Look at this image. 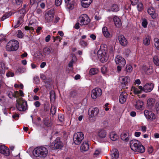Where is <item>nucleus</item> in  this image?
<instances>
[{
    "label": "nucleus",
    "mask_w": 159,
    "mask_h": 159,
    "mask_svg": "<svg viewBox=\"0 0 159 159\" xmlns=\"http://www.w3.org/2000/svg\"><path fill=\"white\" fill-rule=\"evenodd\" d=\"M154 86V84L152 83L146 84L143 86V91L145 93L150 92L153 90Z\"/></svg>",
    "instance_id": "nucleus-14"
},
{
    "label": "nucleus",
    "mask_w": 159,
    "mask_h": 159,
    "mask_svg": "<svg viewBox=\"0 0 159 159\" xmlns=\"http://www.w3.org/2000/svg\"><path fill=\"white\" fill-rule=\"evenodd\" d=\"M102 93L101 89L99 88H96L91 91V97L92 99H95L101 96Z\"/></svg>",
    "instance_id": "nucleus-9"
},
{
    "label": "nucleus",
    "mask_w": 159,
    "mask_h": 159,
    "mask_svg": "<svg viewBox=\"0 0 159 159\" xmlns=\"http://www.w3.org/2000/svg\"><path fill=\"white\" fill-rule=\"evenodd\" d=\"M14 98H17V99L19 98V96H23L24 93L21 90L19 91H16L14 92Z\"/></svg>",
    "instance_id": "nucleus-31"
},
{
    "label": "nucleus",
    "mask_w": 159,
    "mask_h": 159,
    "mask_svg": "<svg viewBox=\"0 0 159 159\" xmlns=\"http://www.w3.org/2000/svg\"><path fill=\"white\" fill-rule=\"evenodd\" d=\"M16 107L17 109L21 111H25L28 108L27 101L22 98H19L16 99Z\"/></svg>",
    "instance_id": "nucleus-4"
},
{
    "label": "nucleus",
    "mask_w": 159,
    "mask_h": 159,
    "mask_svg": "<svg viewBox=\"0 0 159 159\" xmlns=\"http://www.w3.org/2000/svg\"><path fill=\"white\" fill-rule=\"evenodd\" d=\"M54 14L52 10H50L46 13L45 15V19L46 22H52L53 19Z\"/></svg>",
    "instance_id": "nucleus-10"
},
{
    "label": "nucleus",
    "mask_w": 159,
    "mask_h": 159,
    "mask_svg": "<svg viewBox=\"0 0 159 159\" xmlns=\"http://www.w3.org/2000/svg\"><path fill=\"white\" fill-rule=\"evenodd\" d=\"M127 94L125 93H122L119 96V101L121 104H123L126 100Z\"/></svg>",
    "instance_id": "nucleus-20"
},
{
    "label": "nucleus",
    "mask_w": 159,
    "mask_h": 159,
    "mask_svg": "<svg viewBox=\"0 0 159 159\" xmlns=\"http://www.w3.org/2000/svg\"><path fill=\"white\" fill-rule=\"evenodd\" d=\"M90 38L93 40H95L96 39V36L93 34H92L90 35Z\"/></svg>",
    "instance_id": "nucleus-62"
},
{
    "label": "nucleus",
    "mask_w": 159,
    "mask_h": 159,
    "mask_svg": "<svg viewBox=\"0 0 159 159\" xmlns=\"http://www.w3.org/2000/svg\"><path fill=\"white\" fill-rule=\"evenodd\" d=\"M84 138V134L82 132H78L75 134L73 137V140L75 143L76 145L80 144Z\"/></svg>",
    "instance_id": "nucleus-7"
},
{
    "label": "nucleus",
    "mask_w": 159,
    "mask_h": 159,
    "mask_svg": "<svg viewBox=\"0 0 159 159\" xmlns=\"http://www.w3.org/2000/svg\"><path fill=\"white\" fill-rule=\"evenodd\" d=\"M21 18H19V20L16 21V23H15V25L14 26V27L15 28H16L20 25L21 24Z\"/></svg>",
    "instance_id": "nucleus-42"
},
{
    "label": "nucleus",
    "mask_w": 159,
    "mask_h": 159,
    "mask_svg": "<svg viewBox=\"0 0 159 159\" xmlns=\"http://www.w3.org/2000/svg\"><path fill=\"white\" fill-rule=\"evenodd\" d=\"M17 36L20 38H21L23 37V34L20 30H18V31Z\"/></svg>",
    "instance_id": "nucleus-48"
},
{
    "label": "nucleus",
    "mask_w": 159,
    "mask_h": 159,
    "mask_svg": "<svg viewBox=\"0 0 159 159\" xmlns=\"http://www.w3.org/2000/svg\"><path fill=\"white\" fill-rule=\"evenodd\" d=\"M80 25H86L88 24L90 22V19L88 16L85 14L81 15L78 20Z\"/></svg>",
    "instance_id": "nucleus-8"
},
{
    "label": "nucleus",
    "mask_w": 159,
    "mask_h": 159,
    "mask_svg": "<svg viewBox=\"0 0 159 159\" xmlns=\"http://www.w3.org/2000/svg\"><path fill=\"white\" fill-rule=\"evenodd\" d=\"M58 119L61 122H62L64 121V116L61 115L60 114L58 116Z\"/></svg>",
    "instance_id": "nucleus-56"
},
{
    "label": "nucleus",
    "mask_w": 159,
    "mask_h": 159,
    "mask_svg": "<svg viewBox=\"0 0 159 159\" xmlns=\"http://www.w3.org/2000/svg\"><path fill=\"white\" fill-rule=\"evenodd\" d=\"M137 9L139 11H141L143 9V5L142 3H139L137 5Z\"/></svg>",
    "instance_id": "nucleus-45"
},
{
    "label": "nucleus",
    "mask_w": 159,
    "mask_h": 159,
    "mask_svg": "<svg viewBox=\"0 0 159 159\" xmlns=\"http://www.w3.org/2000/svg\"><path fill=\"white\" fill-rule=\"evenodd\" d=\"M51 113L52 115H54L56 111V109L54 106H52L50 109Z\"/></svg>",
    "instance_id": "nucleus-49"
},
{
    "label": "nucleus",
    "mask_w": 159,
    "mask_h": 159,
    "mask_svg": "<svg viewBox=\"0 0 159 159\" xmlns=\"http://www.w3.org/2000/svg\"><path fill=\"white\" fill-rule=\"evenodd\" d=\"M77 95V92L76 91L72 90L71 91L70 93V96L72 98L75 97Z\"/></svg>",
    "instance_id": "nucleus-43"
},
{
    "label": "nucleus",
    "mask_w": 159,
    "mask_h": 159,
    "mask_svg": "<svg viewBox=\"0 0 159 159\" xmlns=\"http://www.w3.org/2000/svg\"><path fill=\"white\" fill-rule=\"evenodd\" d=\"M19 44L18 42L16 40L10 41L6 46V49L8 51H15L19 48Z\"/></svg>",
    "instance_id": "nucleus-5"
},
{
    "label": "nucleus",
    "mask_w": 159,
    "mask_h": 159,
    "mask_svg": "<svg viewBox=\"0 0 159 159\" xmlns=\"http://www.w3.org/2000/svg\"><path fill=\"white\" fill-rule=\"evenodd\" d=\"M106 69L107 68L105 66L101 68V71L103 74H104L106 73Z\"/></svg>",
    "instance_id": "nucleus-63"
},
{
    "label": "nucleus",
    "mask_w": 159,
    "mask_h": 159,
    "mask_svg": "<svg viewBox=\"0 0 159 159\" xmlns=\"http://www.w3.org/2000/svg\"><path fill=\"white\" fill-rule=\"evenodd\" d=\"M107 133L105 130L101 129L99 131L98 134V136L100 138H104L106 137Z\"/></svg>",
    "instance_id": "nucleus-28"
},
{
    "label": "nucleus",
    "mask_w": 159,
    "mask_h": 159,
    "mask_svg": "<svg viewBox=\"0 0 159 159\" xmlns=\"http://www.w3.org/2000/svg\"><path fill=\"white\" fill-rule=\"evenodd\" d=\"M142 69L147 74H150L153 72V69L152 66L147 67L145 66H143L142 67Z\"/></svg>",
    "instance_id": "nucleus-23"
},
{
    "label": "nucleus",
    "mask_w": 159,
    "mask_h": 159,
    "mask_svg": "<svg viewBox=\"0 0 159 159\" xmlns=\"http://www.w3.org/2000/svg\"><path fill=\"white\" fill-rule=\"evenodd\" d=\"M7 95L10 98H14V93L11 91H8L7 93Z\"/></svg>",
    "instance_id": "nucleus-51"
},
{
    "label": "nucleus",
    "mask_w": 159,
    "mask_h": 159,
    "mask_svg": "<svg viewBox=\"0 0 159 159\" xmlns=\"http://www.w3.org/2000/svg\"><path fill=\"white\" fill-rule=\"evenodd\" d=\"M132 90L135 94H139L141 93L140 91L139 90L138 88H136L135 87H132Z\"/></svg>",
    "instance_id": "nucleus-44"
},
{
    "label": "nucleus",
    "mask_w": 159,
    "mask_h": 159,
    "mask_svg": "<svg viewBox=\"0 0 159 159\" xmlns=\"http://www.w3.org/2000/svg\"><path fill=\"white\" fill-rule=\"evenodd\" d=\"M153 61L154 63L156 66H159V59L158 57L157 56H155L153 57Z\"/></svg>",
    "instance_id": "nucleus-38"
},
{
    "label": "nucleus",
    "mask_w": 159,
    "mask_h": 159,
    "mask_svg": "<svg viewBox=\"0 0 159 159\" xmlns=\"http://www.w3.org/2000/svg\"><path fill=\"white\" fill-rule=\"evenodd\" d=\"M23 0H13V3L17 5H20L22 3Z\"/></svg>",
    "instance_id": "nucleus-52"
},
{
    "label": "nucleus",
    "mask_w": 159,
    "mask_h": 159,
    "mask_svg": "<svg viewBox=\"0 0 159 159\" xmlns=\"http://www.w3.org/2000/svg\"><path fill=\"white\" fill-rule=\"evenodd\" d=\"M107 51V46L105 44H101L100 49L98 51L97 53L99 58L102 62L106 61L108 59Z\"/></svg>",
    "instance_id": "nucleus-2"
},
{
    "label": "nucleus",
    "mask_w": 159,
    "mask_h": 159,
    "mask_svg": "<svg viewBox=\"0 0 159 159\" xmlns=\"http://www.w3.org/2000/svg\"><path fill=\"white\" fill-rule=\"evenodd\" d=\"M9 16L8 14H4L2 17L1 19V20L3 21L4 20L6 19V18L9 17Z\"/></svg>",
    "instance_id": "nucleus-57"
},
{
    "label": "nucleus",
    "mask_w": 159,
    "mask_h": 159,
    "mask_svg": "<svg viewBox=\"0 0 159 159\" xmlns=\"http://www.w3.org/2000/svg\"><path fill=\"white\" fill-rule=\"evenodd\" d=\"M79 43L81 46L84 47L88 45V43L82 40H80Z\"/></svg>",
    "instance_id": "nucleus-46"
},
{
    "label": "nucleus",
    "mask_w": 159,
    "mask_h": 159,
    "mask_svg": "<svg viewBox=\"0 0 159 159\" xmlns=\"http://www.w3.org/2000/svg\"><path fill=\"white\" fill-rule=\"evenodd\" d=\"M92 2V0H81V5L84 8L88 7Z\"/></svg>",
    "instance_id": "nucleus-26"
},
{
    "label": "nucleus",
    "mask_w": 159,
    "mask_h": 159,
    "mask_svg": "<svg viewBox=\"0 0 159 159\" xmlns=\"http://www.w3.org/2000/svg\"><path fill=\"white\" fill-rule=\"evenodd\" d=\"M119 10V7L116 4H112L110 7V8L107 10V11H112L114 12H116Z\"/></svg>",
    "instance_id": "nucleus-19"
},
{
    "label": "nucleus",
    "mask_w": 159,
    "mask_h": 159,
    "mask_svg": "<svg viewBox=\"0 0 159 159\" xmlns=\"http://www.w3.org/2000/svg\"><path fill=\"white\" fill-rule=\"evenodd\" d=\"M34 105L36 107H38L40 106V103L39 101H37L34 102Z\"/></svg>",
    "instance_id": "nucleus-61"
},
{
    "label": "nucleus",
    "mask_w": 159,
    "mask_h": 159,
    "mask_svg": "<svg viewBox=\"0 0 159 159\" xmlns=\"http://www.w3.org/2000/svg\"><path fill=\"white\" fill-rule=\"evenodd\" d=\"M147 12L153 19L155 18L157 16V14L155 12L154 9L152 7L148 8V9Z\"/></svg>",
    "instance_id": "nucleus-21"
},
{
    "label": "nucleus",
    "mask_w": 159,
    "mask_h": 159,
    "mask_svg": "<svg viewBox=\"0 0 159 159\" xmlns=\"http://www.w3.org/2000/svg\"><path fill=\"white\" fill-rule=\"evenodd\" d=\"M114 22L115 25L117 27H119L121 25L120 20L117 16H115L113 18Z\"/></svg>",
    "instance_id": "nucleus-27"
},
{
    "label": "nucleus",
    "mask_w": 159,
    "mask_h": 159,
    "mask_svg": "<svg viewBox=\"0 0 159 159\" xmlns=\"http://www.w3.org/2000/svg\"><path fill=\"white\" fill-rule=\"evenodd\" d=\"M101 152V149L100 148L97 149L95 150V152L94 153V155L97 156Z\"/></svg>",
    "instance_id": "nucleus-50"
},
{
    "label": "nucleus",
    "mask_w": 159,
    "mask_h": 159,
    "mask_svg": "<svg viewBox=\"0 0 159 159\" xmlns=\"http://www.w3.org/2000/svg\"><path fill=\"white\" fill-rule=\"evenodd\" d=\"M110 138L111 140L113 141H116L118 138V136L114 132H112L110 133Z\"/></svg>",
    "instance_id": "nucleus-32"
},
{
    "label": "nucleus",
    "mask_w": 159,
    "mask_h": 159,
    "mask_svg": "<svg viewBox=\"0 0 159 159\" xmlns=\"http://www.w3.org/2000/svg\"><path fill=\"white\" fill-rule=\"evenodd\" d=\"M132 70V66L129 65H127L126 66V68L125 70L127 73H130Z\"/></svg>",
    "instance_id": "nucleus-37"
},
{
    "label": "nucleus",
    "mask_w": 159,
    "mask_h": 159,
    "mask_svg": "<svg viewBox=\"0 0 159 159\" xmlns=\"http://www.w3.org/2000/svg\"><path fill=\"white\" fill-rule=\"evenodd\" d=\"M98 70L96 68H91L89 71V74L91 75H93L96 74L98 72Z\"/></svg>",
    "instance_id": "nucleus-36"
},
{
    "label": "nucleus",
    "mask_w": 159,
    "mask_h": 159,
    "mask_svg": "<svg viewBox=\"0 0 159 159\" xmlns=\"http://www.w3.org/2000/svg\"><path fill=\"white\" fill-rule=\"evenodd\" d=\"M19 117V114L15 113L12 116V118L15 120H17Z\"/></svg>",
    "instance_id": "nucleus-55"
},
{
    "label": "nucleus",
    "mask_w": 159,
    "mask_h": 159,
    "mask_svg": "<svg viewBox=\"0 0 159 159\" xmlns=\"http://www.w3.org/2000/svg\"><path fill=\"white\" fill-rule=\"evenodd\" d=\"M63 143L60 138H57L50 146L52 150L61 149L63 147Z\"/></svg>",
    "instance_id": "nucleus-6"
},
{
    "label": "nucleus",
    "mask_w": 159,
    "mask_h": 159,
    "mask_svg": "<svg viewBox=\"0 0 159 159\" xmlns=\"http://www.w3.org/2000/svg\"><path fill=\"white\" fill-rule=\"evenodd\" d=\"M99 110L98 108L95 107L90 109L88 111V114L90 117L93 118L94 117L98 116Z\"/></svg>",
    "instance_id": "nucleus-13"
},
{
    "label": "nucleus",
    "mask_w": 159,
    "mask_h": 159,
    "mask_svg": "<svg viewBox=\"0 0 159 159\" xmlns=\"http://www.w3.org/2000/svg\"><path fill=\"white\" fill-rule=\"evenodd\" d=\"M43 122L44 125L48 127L50 126L51 125V124L49 120H44Z\"/></svg>",
    "instance_id": "nucleus-53"
},
{
    "label": "nucleus",
    "mask_w": 159,
    "mask_h": 159,
    "mask_svg": "<svg viewBox=\"0 0 159 159\" xmlns=\"http://www.w3.org/2000/svg\"><path fill=\"white\" fill-rule=\"evenodd\" d=\"M89 148V145L87 141L84 142L80 147L81 150L84 152L88 150Z\"/></svg>",
    "instance_id": "nucleus-25"
},
{
    "label": "nucleus",
    "mask_w": 159,
    "mask_h": 159,
    "mask_svg": "<svg viewBox=\"0 0 159 159\" xmlns=\"http://www.w3.org/2000/svg\"><path fill=\"white\" fill-rule=\"evenodd\" d=\"M25 70V69L24 68L22 67H19L17 69V70L18 71V72L20 73L23 72Z\"/></svg>",
    "instance_id": "nucleus-64"
},
{
    "label": "nucleus",
    "mask_w": 159,
    "mask_h": 159,
    "mask_svg": "<svg viewBox=\"0 0 159 159\" xmlns=\"http://www.w3.org/2000/svg\"><path fill=\"white\" fill-rule=\"evenodd\" d=\"M62 0H55V3L57 6H60L61 4Z\"/></svg>",
    "instance_id": "nucleus-54"
},
{
    "label": "nucleus",
    "mask_w": 159,
    "mask_h": 159,
    "mask_svg": "<svg viewBox=\"0 0 159 159\" xmlns=\"http://www.w3.org/2000/svg\"><path fill=\"white\" fill-rule=\"evenodd\" d=\"M6 75L7 77H9L10 76L13 77L14 75V74L12 72H9L7 73Z\"/></svg>",
    "instance_id": "nucleus-60"
},
{
    "label": "nucleus",
    "mask_w": 159,
    "mask_h": 159,
    "mask_svg": "<svg viewBox=\"0 0 159 159\" xmlns=\"http://www.w3.org/2000/svg\"><path fill=\"white\" fill-rule=\"evenodd\" d=\"M155 42L154 45L156 48L159 50V39L157 38H155L154 39Z\"/></svg>",
    "instance_id": "nucleus-39"
},
{
    "label": "nucleus",
    "mask_w": 159,
    "mask_h": 159,
    "mask_svg": "<svg viewBox=\"0 0 159 159\" xmlns=\"http://www.w3.org/2000/svg\"><path fill=\"white\" fill-rule=\"evenodd\" d=\"M50 100L52 101H54L55 99V95L54 92L52 91L50 92Z\"/></svg>",
    "instance_id": "nucleus-40"
},
{
    "label": "nucleus",
    "mask_w": 159,
    "mask_h": 159,
    "mask_svg": "<svg viewBox=\"0 0 159 159\" xmlns=\"http://www.w3.org/2000/svg\"><path fill=\"white\" fill-rule=\"evenodd\" d=\"M147 25L148 22L147 20L145 19H143L142 22V26L144 28H146L147 27Z\"/></svg>",
    "instance_id": "nucleus-47"
},
{
    "label": "nucleus",
    "mask_w": 159,
    "mask_h": 159,
    "mask_svg": "<svg viewBox=\"0 0 159 159\" xmlns=\"http://www.w3.org/2000/svg\"><path fill=\"white\" fill-rule=\"evenodd\" d=\"M115 61L116 64H119L120 65L124 66L126 64L125 60L122 57L119 55H117L115 58Z\"/></svg>",
    "instance_id": "nucleus-16"
},
{
    "label": "nucleus",
    "mask_w": 159,
    "mask_h": 159,
    "mask_svg": "<svg viewBox=\"0 0 159 159\" xmlns=\"http://www.w3.org/2000/svg\"><path fill=\"white\" fill-rule=\"evenodd\" d=\"M37 24V22L36 20H31L29 23V26H25V29L26 30L33 31L36 28Z\"/></svg>",
    "instance_id": "nucleus-11"
},
{
    "label": "nucleus",
    "mask_w": 159,
    "mask_h": 159,
    "mask_svg": "<svg viewBox=\"0 0 159 159\" xmlns=\"http://www.w3.org/2000/svg\"><path fill=\"white\" fill-rule=\"evenodd\" d=\"M143 102L142 101L139 100L136 101V104L135 105L136 108L139 110H143L144 108L143 106Z\"/></svg>",
    "instance_id": "nucleus-22"
},
{
    "label": "nucleus",
    "mask_w": 159,
    "mask_h": 159,
    "mask_svg": "<svg viewBox=\"0 0 159 159\" xmlns=\"http://www.w3.org/2000/svg\"><path fill=\"white\" fill-rule=\"evenodd\" d=\"M0 153L6 156H8L10 154L9 149L4 145H0Z\"/></svg>",
    "instance_id": "nucleus-15"
},
{
    "label": "nucleus",
    "mask_w": 159,
    "mask_h": 159,
    "mask_svg": "<svg viewBox=\"0 0 159 159\" xmlns=\"http://www.w3.org/2000/svg\"><path fill=\"white\" fill-rule=\"evenodd\" d=\"M102 32L104 36L106 38H109L110 37V33L108 31L107 27H104L102 28Z\"/></svg>",
    "instance_id": "nucleus-30"
},
{
    "label": "nucleus",
    "mask_w": 159,
    "mask_h": 159,
    "mask_svg": "<svg viewBox=\"0 0 159 159\" xmlns=\"http://www.w3.org/2000/svg\"><path fill=\"white\" fill-rule=\"evenodd\" d=\"M156 111L157 113H159V102H157L156 104Z\"/></svg>",
    "instance_id": "nucleus-59"
},
{
    "label": "nucleus",
    "mask_w": 159,
    "mask_h": 159,
    "mask_svg": "<svg viewBox=\"0 0 159 159\" xmlns=\"http://www.w3.org/2000/svg\"><path fill=\"white\" fill-rule=\"evenodd\" d=\"M144 114L146 118L148 119L153 120L156 118L155 114L151 111H149L147 110H145Z\"/></svg>",
    "instance_id": "nucleus-12"
},
{
    "label": "nucleus",
    "mask_w": 159,
    "mask_h": 159,
    "mask_svg": "<svg viewBox=\"0 0 159 159\" xmlns=\"http://www.w3.org/2000/svg\"><path fill=\"white\" fill-rule=\"evenodd\" d=\"M119 41L120 44L124 46H126L128 43V41L125 36L122 34H120L118 37Z\"/></svg>",
    "instance_id": "nucleus-17"
},
{
    "label": "nucleus",
    "mask_w": 159,
    "mask_h": 159,
    "mask_svg": "<svg viewBox=\"0 0 159 159\" xmlns=\"http://www.w3.org/2000/svg\"><path fill=\"white\" fill-rule=\"evenodd\" d=\"M151 38L150 36H147L143 40V43L146 45H148L150 43Z\"/></svg>",
    "instance_id": "nucleus-34"
},
{
    "label": "nucleus",
    "mask_w": 159,
    "mask_h": 159,
    "mask_svg": "<svg viewBox=\"0 0 159 159\" xmlns=\"http://www.w3.org/2000/svg\"><path fill=\"white\" fill-rule=\"evenodd\" d=\"M52 48L51 49L48 47H46L44 48L43 50V54L44 55H48L51 52Z\"/></svg>",
    "instance_id": "nucleus-35"
},
{
    "label": "nucleus",
    "mask_w": 159,
    "mask_h": 159,
    "mask_svg": "<svg viewBox=\"0 0 159 159\" xmlns=\"http://www.w3.org/2000/svg\"><path fill=\"white\" fill-rule=\"evenodd\" d=\"M48 153V151L47 148L43 146L35 148L33 151L34 156L36 157H45L47 156Z\"/></svg>",
    "instance_id": "nucleus-3"
},
{
    "label": "nucleus",
    "mask_w": 159,
    "mask_h": 159,
    "mask_svg": "<svg viewBox=\"0 0 159 159\" xmlns=\"http://www.w3.org/2000/svg\"><path fill=\"white\" fill-rule=\"evenodd\" d=\"M155 101L153 98H149L147 101V104L149 107H152L154 105Z\"/></svg>",
    "instance_id": "nucleus-33"
},
{
    "label": "nucleus",
    "mask_w": 159,
    "mask_h": 159,
    "mask_svg": "<svg viewBox=\"0 0 159 159\" xmlns=\"http://www.w3.org/2000/svg\"><path fill=\"white\" fill-rule=\"evenodd\" d=\"M7 68L5 66V64L3 63H0V74L2 76L4 75L5 73V70Z\"/></svg>",
    "instance_id": "nucleus-29"
},
{
    "label": "nucleus",
    "mask_w": 159,
    "mask_h": 159,
    "mask_svg": "<svg viewBox=\"0 0 159 159\" xmlns=\"http://www.w3.org/2000/svg\"><path fill=\"white\" fill-rule=\"evenodd\" d=\"M111 159H117L119 157V153L116 149H114L111 151Z\"/></svg>",
    "instance_id": "nucleus-24"
},
{
    "label": "nucleus",
    "mask_w": 159,
    "mask_h": 159,
    "mask_svg": "<svg viewBox=\"0 0 159 159\" xmlns=\"http://www.w3.org/2000/svg\"><path fill=\"white\" fill-rule=\"evenodd\" d=\"M131 4L132 5H135L138 2V0H130Z\"/></svg>",
    "instance_id": "nucleus-58"
},
{
    "label": "nucleus",
    "mask_w": 159,
    "mask_h": 159,
    "mask_svg": "<svg viewBox=\"0 0 159 159\" xmlns=\"http://www.w3.org/2000/svg\"><path fill=\"white\" fill-rule=\"evenodd\" d=\"M119 80L121 84L126 86L129 81V78L127 76H121L119 78Z\"/></svg>",
    "instance_id": "nucleus-18"
},
{
    "label": "nucleus",
    "mask_w": 159,
    "mask_h": 159,
    "mask_svg": "<svg viewBox=\"0 0 159 159\" xmlns=\"http://www.w3.org/2000/svg\"><path fill=\"white\" fill-rule=\"evenodd\" d=\"M130 146L131 150L134 152L143 153L145 151L144 147L139 141L137 140L130 141Z\"/></svg>",
    "instance_id": "nucleus-1"
},
{
    "label": "nucleus",
    "mask_w": 159,
    "mask_h": 159,
    "mask_svg": "<svg viewBox=\"0 0 159 159\" xmlns=\"http://www.w3.org/2000/svg\"><path fill=\"white\" fill-rule=\"evenodd\" d=\"M121 139L123 140L127 141L129 140V138L127 134L125 133H123L121 135Z\"/></svg>",
    "instance_id": "nucleus-41"
}]
</instances>
